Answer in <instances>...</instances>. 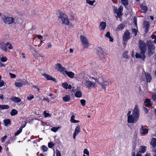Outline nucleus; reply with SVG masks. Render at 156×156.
<instances>
[{
    "mask_svg": "<svg viewBox=\"0 0 156 156\" xmlns=\"http://www.w3.org/2000/svg\"><path fill=\"white\" fill-rule=\"evenodd\" d=\"M3 121L4 125L5 126H7L8 125L11 124V121L9 119H5Z\"/></svg>",
    "mask_w": 156,
    "mask_h": 156,
    "instance_id": "nucleus-25",
    "label": "nucleus"
},
{
    "mask_svg": "<svg viewBox=\"0 0 156 156\" xmlns=\"http://www.w3.org/2000/svg\"><path fill=\"white\" fill-rule=\"evenodd\" d=\"M97 83L101 86V88L106 90V86L108 84V82L104 80V77L103 74L99 73L97 72L96 73Z\"/></svg>",
    "mask_w": 156,
    "mask_h": 156,
    "instance_id": "nucleus-3",
    "label": "nucleus"
},
{
    "mask_svg": "<svg viewBox=\"0 0 156 156\" xmlns=\"http://www.w3.org/2000/svg\"><path fill=\"white\" fill-rule=\"evenodd\" d=\"M128 51H125L122 55L123 57L126 59H128V56L127 55Z\"/></svg>",
    "mask_w": 156,
    "mask_h": 156,
    "instance_id": "nucleus-35",
    "label": "nucleus"
},
{
    "mask_svg": "<svg viewBox=\"0 0 156 156\" xmlns=\"http://www.w3.org/2000/svg\"><path fill=\"white\" fill-rule=\"evenodd\" d=\"M143 109L144 111V113L145 114H147L148 113V110L147 108L144 107V106H143Z\"/></svg>",
    "mask_w": 156,
    "mask_h": 156,
    "instance_id": "nucleus-51",
    "label": "nucleus"
},
{
    "mask_svg": "<svg viewBox=\"0 0 156 156\" xmlns=\"http://www.w3.org/2000/svg\"><path fill=\"white\" fill-rule=\"evenodd\" d=\"M34 98V96L32 94H30L29 96L27 97V99L28 100H30Z\"/></svg>",
    "mask_w": 156,
    "mask_h": 156,
    "instance_id": "nucleus-45",
    "label": "nucleus"
},
{
    "mask_svg": "<svg viewBox=\"0 0 156 156\" xmlns=\"http://www.w3.org/2000/svg\"><path fill=\"white\" fill-rule=\"evenodd\" d=\"M55 67L56 69L60 71L62 74H64V72L66 70L65 68L63 67L60 63L56 64L55 65Z\"/></svg>",
    "mask_w": 156,
    "mask_h": 156,
    "instance_id": "nucleus-10",
    "label": "nucleus"
},
{
    "mask_svg": "<svg viewBox=\"0 0 156 156\" xmlns=\"http://www.w3.org/2000/svg\"><path fill=\"white\" fill-rule=\"evenodd\" d=\"M15 85L17 87H20L23 86V83L21 82H15Z\"/></svg>",
    "mask_w": 156,
    "mask_h": 156,
    "instance_id": "nucleus-36",
    "label": "nucleus"
},
{
    "mask_svg": "<svg viewBox=\"0 0 156 156\" xmlns=\"http://www.w3.org/2000/svg\"><path fill=\"white\" fill-rule=\"evenodd\" d=\"M7 59L5 56H2L1 58V62H5L7 61Z\"/></svg>",
    "mask_w": 156,
    "mask_h": 156,
    "instance_id": "nucleus-42",
    "label": "nucleus"
},
{
    "mask_svg": "<svg viewBox=\"0 0 156 156\" xmlns=\"http://www.w3.org/2000/svg\"><path fill=\"white\" fill-rule=\"evenodd\" d=\"M56 156H61V154L60 153V152L58 149H56Z\"/></svg>",
    "mask_w": 156,
    "mask_h": 156,
    "instance_id": "nucleus-52",
    "label": "nucleus"
},
{
    "mask_svg": "<svg viewBox=\"0 0 156 156\" xmlns=\"http://www.w3.org/2000/svg\"><path fill=\"white\" fill-rule=\"evenodd\" d=\"M86 102V101L84 99H81L80 101L81 104L83 106H84L85 105Z\"/></svg>",
    "mask_w": 156,
    "mask_h": 156,
    "instance_id": "nucleus-44",
    "label": "nucleus"
},
{
    "mask_svg": "<svg viewBox=\"0 0 156 156\" xmlns=\"http://www.w3.org/2000/svg\"><path fill=\"white\" fill-rule=\"evenodd\" d=\"M122 9L119 8L118 10L117 9H116L115 11V12L116 13L117 16L120 19L122 17Z\"/></svg>",
    "mask_w": 156,
    "mask_h": 156,
    "instance_id": "nucleus-15",
    "label": "nucleus"
},
{
    "mask_svg": "<svg viewBox=\"0 0 156 156\" xmlns=\"http://www.w3.org/2000/svg\"><path fill=\"white\" fill-rule=\"evenodd\" d=\"M18 113L17 111L15 109H12L10 113V115L11 116H14L16 115Z\"/></svg>",
    "mask_w": 156,
    "mask_h": 156,
    "instance_id": "nucleus-32",
    "label": "nucleus"
},
{
    "mask_svg": "<svg viewBox=\"0 0 156 156\" xmlns=\"http://www.w3.org/2000/svg\"><path fill=\"white\" fill-rule=\"evenodd\" d=\"M131 30L132 34H134V35L135 37H136L137 35V32H138V30L136 29L132 28L131 29Z\"/></svg>",
    "mask_w": 156,
    "mask_h": 156,
    "instance_id": "nucleus-31",
    "label": "nucleus"
},
{
    "mask_svg": "<svg viewBox=\"0 0 156 156\" xmlns=\"http://www.w3.org/2000/svg\"><path fill=\"white\" fill-rule=\"evenodd\" d=\"M125 25L123 23H121L117 28L116 30L119 31V30H122L123 29Z\"/></svg>",
    "mask_w": 156,
    "mask_h": 156,
    "instance_id": "nucleus-30",
    "label": "nucleus"
},
{
    "mask_svg": "<svg viewBox=\"0 0 156 156\" xmlns=\"http://www.w3.org/2000/svg\"><path fill=\"white\" fill-rule=\"evenodd\" d=\"M83 152L84 154H86L87 155L89 156V152L87 149H84Z\"/></svg>",
    "mask_w": 156,
    "mask_h": 156,
    "instance_id": "nucleus-46",
    "label": "nucleus"
},
{
    "mask_svg": "<svg viewBox=\"0 0 156 156\" xmlns=\"http://www.w3.org/2000/svg\"><path fill=\"white\" fill-rule=\"evenodd\" d=\"M75 117V116L73 115L72 116L71 118V120H70L72 122V121H74V120H75V119H74Z\"/></svg>",
    "mask_w": 156,
    "mask_h": 156,
    "instance_id": "nucleus-58",
    "label": "nucleus"
},
{
    "mask_svg": "<svg viewBox=\"0 0 156 156\" xmlns=\"http://www.w3.org/2000/svg\"><path fill=\"white\" fill-rule=\"evenodd\" d=\"M145 77L147 82L150 83L152 77L151 75L148 73H145Z\"/></svg>",
    "mask_w": 156,
    "mask_h": 156,
    "instance_id": "nucleus-18",
    "label": "nucleus"
},
{
    "mask_svg": "<svg viewBox=\"0 0 156 156\" xmlns=\"http://www.w3.org/2000/svg\"><path fill=\"white\" fill-rule=\"evenodd\" d=\"M58 18L60 19L62 21V23L65 24L66 25L69 24L70 22L68 20L67 16L62 12H60L58 16Z\"/></svg>",
    "mask_w": 156,
    "mask_h": 156,
    "instance_id": "nucleus-6",
    "label": "nucleus"
},
{
    "mask_svg": "<svg viewBox=\"0 0 156 156\" xmlns=\"http://www.w3.org/2000/svg\"><path fill=\"white\" fill-rule=\"evenodd\" d=\"M2 19L3 22L6 24H12L14 22V19L13 18L6 16L5 15L2 17Z\"/></svg>",
    "mask_w": 156,
    "mask_h": 156,
    "instance_id": "nucleus-7",
    "label": "nucleus"
},
{
    "mask_svg": "<svg viewBox=\"0 0 156 156\" xmlns=\"http://www.w3.org/2000/svg\"><path fill=\"white\" fill-rule=\"evenodd\" d=\"M122 4L126 8H127V6L129 4V1L128 0H121Z\"/></svg>",
    "mask_w": 156,
    "mask_h": 156,
    "instance_id": "nucleus-28",
    "label": "nucleus"
},
{
    "mask_svg": "<svg viewBox=\"0 0 156 156\" xmlns=\"http://www.w3.org/2000/svg\"><path fill=\"white\" fill-rule=\"evenodd\" d=\"M52 47V46L51 44L50 43H49L48 44V48H51Z\"/></svg>",
    "mask_w": 156,
    "mask_h": 156,
    "instance_id": "nucleus-60",
    "label": "nucleus"
},
{
    "mask_svg": "<svg viewBox=\"0 0 156 156\" xmlns=\"http://www.w3.org/2000/svg\"><path fill=\"white\" fill-rule=\"evenodd\" d=\"M9 108V106L8 105H0V109H8Z\"/></svg>",
    "mask_w": 156,
    "mask_h": 156,
    "instance_id": "nucleus-33",
    "label": "nucleus"
},
{
    "mask_svg": "<svg viewBox=\"0 0 156 156\" xmlns=\"http://www.w3.org/2000/svg\"><path fill=\"white\" fill-rule=\"evenodd\" d=\"M4 82L3 80H2L1 81H0V87H2L3 86H4Z\"/></svg>",
    "mask_w": 156,
    "mask_h": 156,
    "instance_id": "nucleus-56",
    "label": "nucleus"
},
{
    "mask_svg": "<svg viewBox=\"0 0 156 156\" xmlns=\"http://www.w3.org/2000/svg\"><path fill=\"white\" fill-rule=\"evenodd\" d=\"M67 89H70L72 88V86L71 85H68V86L67 87Z\"/></svg>",
    "mask_w": 156,
    "mask_h": 156,
    "instance_id": "nucleus-63",
    "label": "nucleus"
},
{
    "mask_svg": "<svg viewBox=\"0 0 156 156\" xmlns=\"http://www.w3.org/2000/svg\"><path fill=\"white\" fill-rule=\"evenodd\" d=\"M84 84L88 88H90L91 87H94L95 84L94 83L92 82L89 80L86 79V81H84Z\"/></svg>",
    "mask_w": 156,
    "mask_h": 156,
    "instance_id": "nucleus-11",
    "label": "nucleus"
},
{
    "mask_svg": "<svg viewBox=\"0 0 156 156\" xmlns=\"http://www.w3.org/2000/svg\"><path fill=\"white\" fill-rule=\"evenodd\" d=\"M151 145L153 148H155L156 147V138H152L151 141L150 143Z\"/></svg>",
    "mask_w": 156,
    "mask_h": 156,
    "instance_id": "nucleus-22",
    "label": "nucleus"
},
{
    "mask_svg": "<svg viewBox=\"0 0 156 156\" xmlns=\"http://www.w3.org/2000/svg\"><path fill=\"white\" fill-rule=\"evenodd\" d=\"M43 75L48 80H52L55 82H56V81L55 79L45 73H43Z\"/></svg>",
    "mask_w": 156,
    "mask_h": 156,
    "instance_id": "nucleus-13",
    "label": "nucleus"
},
{
    "mask_svg": "<svg viewBox=\"0 0 156 156\" xmlns=\"http://www.w3.org/2000/svg\"><path fill=\"white\" fill-rule=\"evenodd\" d=\"M131 113V111H129L127 114L128 122L131 123L136 122L140 116V110L137 105H135L132 115H130Z\"/></svg>",
    "mask_w": 156,
    "mask_h": 156,
    "instance_id": "nucleus-1",
    "label": "nucleus"
},
{
    "mask_svg": "<svg viewBox=\"0 0 156 156\" xmlns=\"http://www.w3.org/2000/svg\"><path fill=\"white\" fill-rule=\"evenodd\" d=\"M89 77V78L90 77V76H88L87 75H85L83 76V79H84V81H86V79H87V80H89V79L88 78Z\"/></svg>",
    "mask_w": 156,
    "mask_h": 156,
    "instance_id": "nucleus-50",
    "label": "nucleus"
},
{
    "mask_svg": "<svg viewBox=\"0 0 156 156\" xmlns=\"http://www.w3.org/2000/svg\"><path fill=\"white\" fill-rule=\"evenodd\" d=\"M41 150H43V152L47 151L48 150V147L44 145L42 146Z\"/></svg>",
    "mask_w": 156,
    "mask_h": 156,
    "instance_id": "nucleus-39",
    "label": "nucleus"
},
{
    "mask_svg": "<svg viewBox=\"0 0 156 156\" xmlns=\"http://www.w3.org/2000/svg\"><path fill=\"white\" fill-rule=\"evenodd\" d=\"M131 34L128 30H126L122 37V43L123 47L125 48L127 45V43L131 37Z\"/></svg>",
    "mask_w": 156,
    "mask_h": 156,
    "instance_id": "nucleus-5",
    "label": "nucleus"
},
{
    "mask_svg": "<svg viewBox=\"0 0 156 156\" xmlns=\"http://www.w3.org/2000/svg\"><path fill=\"white\" fill-rule=\"evenodd\" d=\"M152 99L153 101H155L156 100V94L153 93L152 95Z\"/></svg>",
    "mask_w": 156,
    "mask_h": 156,
    "instance_id": "nucleus-48",
    "label": "nucleus"
},
{
    "mask_svg": "<svg viewBox=\"0 0 156 156\" xmlns=\"http://www.w3.org/2000/svg\"><path fill=\"white\" fill-rule=\"evenodd\" d=\"M144 104L146 107H151L152 106V104L151 103V101L150 99L149 98H146L144 101Z\"/></svg>",
    "mask_w": 156,
    "mask_h": 156,
    "instance_id": "nucleus-14",
    "label": "nucleus"
},
{
    "mask_svg": "<svg viewBox=\"0 0 156 156\" xmlns=\"http://www.w3.org/2000/svg\"><path fill=\"white\" fill-rule=\"evenodd\" d=\"M140 150L138 152L139 153H144L146 151L147 147L146 146H141L140 147Z\"/></svg>",
    "mask_w": 156,
    "mask_h": 156,
    "instance_id": "nucleus-23",
    "label": "nucleus"
},
{
    "mask_svg": "<svg viewBox=\"0 0 156 156\" xmlns=\"http://www.w3.org/2000/svg\"><path fill=\"white\" fill-rule=\"evenodd\" d=\"M59 128L60 127H53L51 129V131L55 133L58 131Z\"/></svg>",
    "mask_w": 156,
    "mask_h": 156,
    "instance_id": "nucleus-41",
    "label": "nucleus"
},
{
    "mask_svg": "<svg viewBox=\"0 0 156 156\" xmlns=\"http://www.w3.org/2000/svg\"><path fill=\"white\" fill-rule=\"evenodd\" d=\"M82 93L80 90L77 91L75 94V96L76 98H80L82 96Z\"/></svg>",
    "mask_w": 156,
    "mask_h": 156,
    "instance_id": "nucleus-26",
    "label": "nucleus"
},
{
    "mask_svg": "<svg viewBox=\"0 0 156 156\" xmlns=\"http://www.w3.org/2000/svg\"><path fill=\"white\" fill-rule=\"evenodd\" d=\"M9 74L10 75V76L11 78H15L16 77V75L15 74L9 73Z\"/></svg>",
    "mask_w": 156,
    "mask_h": 156,
    "instance_id": "nucleus-54",
    "label": "nucleus"
},
{
    "mask_svg": "<svg viewBox=\"0 0 156 156\" xmlns=\"http://www.w3.org/2000/svg\"><path fill=\"white\" fill-rule=\"evenodd\" d=\"M0 98L2 100H3L4 99L3 95L0 94Z\"/></svg>",
    "mask_w": 156,
    "mask_h": 156,
    "instance_id": "nucleus-64",
    "label": "nucleus"
},
{
    "mask_svg": "<svg viewBox=\"0 0 156 156\" xmlns=\"http://www.w3.org/2000/svg\"><path fill=\"white\" fill-rule=\"evenodd\" d=\"M80 40L83 45V48H87L90 46L88 40L84 36L81 35L80 36Z\"/></svg>",
    "mask_w": 156,
    "mask_h": 156,
    "instance_id": "nucleus-8",
    "label": "nucleus"
},
{
    "mask_svg": "<svg viewBox=\"0 0 156 156\" xmlns=\"http://www.w3.org/2000/svg\"><path fill=\"white\" fill-rule=\"evenodd\" d=\"M80 131V126L79 125H78L76 127L74 133L78 135Z\"/></svg>",
    "mask_w": 156,
    "mask_h": 156,
    "instance_id": "nucleus-27",
    "label": "nucleus"
},
{
    "mask_svg": "<svg viewBox=\"0 0 156 156\" xmlns=\"http://www.w3.org/2000/svg\"><path fill=\"white\" fill-rule=\"evenodd\" d=\"M5 65H4L1 62H0V67H5Z\"/></svg>",
    "mask_w": 156,
    "mask_h": 156,
    "instance_id": "nucleus-59",
    "label": "nucleus"
},
{
    "mask_svg": "<svg viewBox=\"0 0 156 156\" xmlns=\"http://www.w3.org/2000/svg\"><path fill=\"white\" fill-rule=\"evenodd\" d=\"M44 115L45 117L46 118L48 117H51V115L48 113L47 112V111H45L44 112Z\"/></svg>",
    "mask_w": 156,
    "mask_h": 156,
    "instance_id": "nucleus-37",
    "label": "nucleus"
},
{
    "mask_svg": "<svg viewBox=\"0 0 156 156\" xmlns=\"http://www.w3.org/2000/svg\"><path fill=\"white\" fill-rule=\"evenodd\" d=\"M9 45L8 47V48L9 49H12V47L11 43L8 42L6 43H5L4 42H2L0 43V48L2 50V51L5 52H6L7 51V46Z\"/></svg>",
    "mask_w": 156,
    "mask_h": 156,
    "instance_id": "nucleus-9",
    "label": "nucleus"
},
{
    "mask_svg": "<svg viewBox=\"0 0 156 156\" xmlns=\"http://www.w3.org/2000/svg\"><path fill=\"white\" fill-rule=\"evenodd\" d=\"M147 46L148 56L150 57L154 54L155 50V47L151 40L147 41Z\"/></svg>",
    "mask_w": 156,
    "mask_h": 156,
    "instance_id": "nucleus-4",
    "label": "nucleus"
},
{
    "mask_svg": "<svg viewBox=\"0 0 156 156\" xmlns=\"http://www.w3.org/2000/svg\"><path fill=\"white\" fill-rule=\"evenodd\" d=\"M105 36L106 37L108 38L109 39L110 41L111 42H113V39L112 38L111 36L110 33L109 32H107L105 35Z\"/></svg>",
    "mask_w": 156,
    "mask_h": 156,
    "instance_id": "nucleus-29",
    "label": "nucleus"
},
{
    "mask_svg": "<svg viewBox=\"0 0 156 156\" xmlns=\"http://www.w3.org/2000/svg\"><path fill=\"white\" fill-rule=\"evenodd\" d=\"M140 7L143 12L145 13L147 11L148 9L146 6L141 4L140 5Z\"/></svg>",
    "mask_w": 156,
    "mask_h": 156,
    "instance_id": "nucleus-24",
    "label": "nucleus"
},
{
    "mask_svg": "<svg viewBox=\"0 0 156 156\" xmlns=\"http://www.w3.org/2000/svg\"><path fill=\"white\" fill-rule=\"evenodd\" d=\"M79 120H74L73 121H72V122L74 123H78L79 122Z\"/></svg>",
    "mask_w": 156,
    "mask_h": 156,
    "instance_id": "nucleus-62",
    "label": "nucleus"
},
{
    "mask_svg": "<svg viewBox=\"0 0 156 156\" xmlns=\"http://www.w3.org/2000/svg\"><path fill=\"white\" fill-rule=\"evenodd\" d=\"M136 148V147L135 146L133 145L132 147V152H135V149Z\"/></svg>",
    "mask_w": 156,
    "mask_h": 156,
    "instance_id": "nucleus-55",
    "label": "nucleus"
},
{
    "mask_svg": "<svg viewBox=\"0 0 156 156\" xmlns=\"http://www.w3.org/2000/svg\"><path fill=\"white\" fill-rule=\"evenodd\" d=\"M62 87L65 89H67V87L68 86V84L66 82H64L62 83Z\"/></svg>",
    "mask_w": 156,
    "mask_h": 156,
    "instance_id": "nucleus-43",
    "label": "nucleus"
},
{
    "mask_svg": "<svg viewBox=\"0 0 156 156\" xmlns=\"http://www.w3.org/2000/svg\"><path fill=\"white\" fill-rule=\"evenodd\" d=\"M7 136L6 135L4 136L3 137H2L1 139V142H3L5 141V140L7 138Z\"/></svg>",
    "mask_w": 156,
    "mask_h": 156,
    "instance_id": "nucleus-53",
    "label": "nucleus"
},
{
    "mask_svg": "<svg viewBox=\"0 0 156 156\" xmlns=\"http://www.w3.org/2000/svg\"><path fill=\"white\" fill-rule=\"evenodd\" d=\"M144 28V29L145 34H147L148 31L150 27V23L148 21H145L143 23Z\"/></svg>",
    "mask_w": 156,
    "mask_h": 156,
    "instance_id": "nucleus-12",
    "label": "nucleus"
},
{
    "mask_svg": "<svg viewBox=\"0 0 156 156\" xmlns=\"http://www.w3.org/2000/svg\"><path fill=\"white\" fill-rule=\"evenodd\" d=\"M64 72L70 78H73L74 77V73L73 72L71 71L68 72L66 70H65Z\"/></svg>",
    "mask_w": 156,
    "mask_h": 156,
    "instance_id": "nucleus-19",
    "label": "nucleus"
},
{
    "mask_svg": "<svg viewBox=\"0 0 156 156\" xmlns=\"http://www.w3.org/2000/svg\"><path fill=\"white\" fill-rule=\"evenodd\" d=\"M140 130L141 131L142 134L145 135L147 134L148 132V129H144L143 126L142 125H141V127L140 129Z\"/></svg>",
    "mask_w": 156,
    "mask_h": 156,
    "instance_id": "nucleus-17",
    "label": "nucleus"
},
{
    "mask_svg": "<svg viewBox=\"0 0 156 156\" xmlns=\"http://www.w3.org/2000/svg\"><path fill=\"white\" fill-rule=\"evenodd\" d=\"M95 2V1H90V0H87L86 3L88 4L89 5H93L94 3Z\"/></svg>",
    "mask_w": 156,
    "mask_h": 156,
    "instance_id": "nucleus-38",
    "label": "nucleus"
},
{
    "mask_svg": "<svg viewBox=\"0 0 156 156\" xmlns=\"http://www.w3.org/2000/svg\"><path fill=\"white\" fill-rule=\"evenodd\" d=\"M37 37L38 39H40L41 40H42L43 39V37L42 35H38L37 36Z\"/></svg>",
    "mask_w": 156,
    "mask_h": 156,
    "instance_id": "nucleus-57",
    "label": "nucleus"
},
{
    "mask_svg": "<svg viewBox=\"0 0 156 156\" xmlns=\"http://www.w3.org/2000/svg\"><path fill=\"white\" fill-rule=\"evenodd\" d=\"M20 81L21 82V83H23V86L26 84L27 85L28 83V82L25 80H23L22 81H21L20 80Z\"/></svg>",
    "mask_w": 156,
    "mask_h": 156,
    "instance_id": "nucleus-49",
    "label": "nucleus"
},
{
    "mask_svg": "<svg viewBox=\"0 0 156 156\" xmlns=\"http://www.w3.org/2000/svg\"><path fill=\"white\" fill-rule=\"evenodd\" d=\"M9 99L15 103H19L21 101V99L20 98L14 96L11 97Z\"/></svg>",
    "mask_w": 156,
    "mask_h": 156,
    "instance_id": "nucleus-16",
    "label": "nucleus"
},
{
    "mask_svg": "<svg viewBox=\"0 0 156 156\" xmlns=\"http://www.w3.org/2000/svg\"><path fill=\"white\" fill-rule=\"evenodd\" d=\"M43 100H44V101H47L48 103L49 102V99L48 98H44L43 99Z\"/></svg>",
    "mask_w": 156,
    "mask_h": 156,
    "instance_id": "nucleus-61",
    "label": "nucleus"
},
{
    "mask_svg": "<svg viewBox=\"0 0 156 156\" xmlns=\"http://www.w3.org/2000/svg\"><path fill=\"white\" fill-rule=\"evenodd\" d=\"M106 23L105 22L102 21L100 24L99 27L101 30H105L106 27Z\"/></svg>",
    "mask_w": 156,
    "mask_h": 156,
    "instance_id": "nucleus-20",
    "label": "nucleus"
},
{
    "mask_svg": "<svg viewBox=\"0 0 156 156\" xmlns=\"http://www.w3.org/2000/svg\"><path fill=\"white\" fill-rule=\"evenodd\" d=\"M151 37L152 39H154V40L153 41V42L154 44L156 43V35L154 34H152L151 35Z\"/></svg>",
    "mask_w": 156,
    "mask_h": 156,
    "instance_id": "nucleus-47",
    "label": "nucleus"
},
{
    "mask_svg": "<svg viewBox=\"0 0 156 156\" xmlns=\"http://www.w3.org/2000/svg\"><path fill=\"white\" fill-rule=\"evenodd\" d=\"M23 129V127H20L19 130H17V131L15 133V136H16L19 135L22 132Z\"/></svg>",
    "mask_w": 156,
    "mask_h": 156,
    "instance_id": "nucleus-34",
    "label": "nucleus"
},
{
    "mask_svg": "<svg viewBox=\"0 0 156 156\" xmlns=\"http://www.w3.org/2000/svg\"><path fill=\"white\" fill-rule=\"evenodd\" d=\"M55 145V144L52 142H49L48 144V147L50 148H52Z\"/></svg>",
    "mask_w": 156,
    "mask_h": 156,
    "instance_id": "nucleus-40",
    "label": "nucleus"
},
{
    "mask_svg": "<svg viewBox=\"0 0 156 156\" xmlns=\"http://www.w3.org/2000/svg\"><path fill=\"white\" fill-rule=\"evenodd\" d=\"M138 43L140 52L139 54L137 53H136V58H141L144 61L146 57L145 54L147 51L146 45L144 41L142 40H140Z\"/></svg>",
    "mask_w": 156,
    "mask_h": 156,
    "instance_id": "nucleus-2",
    "label": "nucleus"
},
{
    "mask_svg": "<svg viewBox=\"0 0 156 156\" xmlns=\"http://www.w3.org/2000/svg\"><path fill=\"white\" fill-rule=\"evenodd\" d=\"M63 100L65 102H67L71 100L70 97L69 95H66L62 98Z\"/></svg>",
    "mask_w": 156,
    "mask_h": 156,
    "instance_id": "nucleus-21",
    "label": "nucleus"
}]
</instances>
